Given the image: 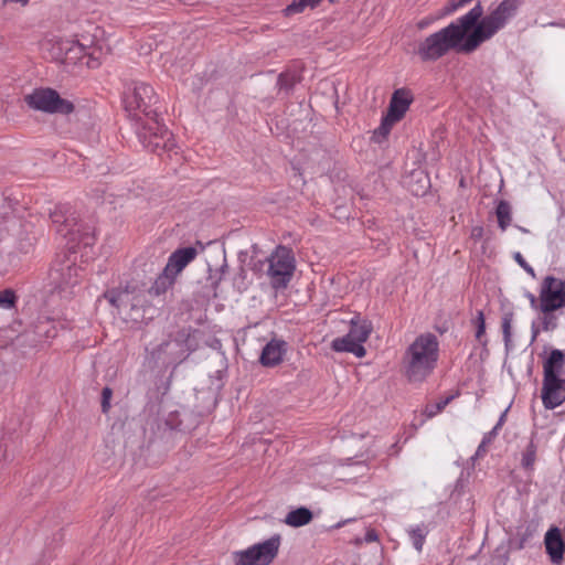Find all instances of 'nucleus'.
I'll return each instance as SVG.
<instances>
[{
  "mask_svg": "<svg viewBox=\"0 0 565 565\" xmlns=\"http://www.w3.org/2000/svg\"><path fill=\"white\" fill-rule=\"evenodd\" d=\"M111 397V390L108 387H105L103 390V411L106 412L109 407V399Z\"/></svg>",
  "mask_w": 565,
  "mask_h": 565,
  "instance_id": "34",
  "label": "nucleus"
},
{
  "mask_svg": "<svg viewBox=\"0 0 565 565\" xmlns=\"http://www.w3.org/2000/svg\"><path fill=\"white\" fill-rule=\"evenodd\" d=\"M565 308V280L555 276H546L540 286L539 309L551 313Z\"/></svg>",
  "mask_w": 565,
  "mask_h": 565,
  "instance_id": "11",
  "label": "nucleus"
},
{
  "mask_svg": "<svg viewBox=\"0 0 565 565\" xmlns=\"http://www.w3.org/2000/svg\"><path fill=\"white\" fill-rule=\"evenodd\" d=\"M62 323L50 318H43L35 324L34 332L44 340L53 339L58 334Z\"/></svg>",
  "mask_w": 565,
  "mask_h": 565,
  "instance_id": "21",
  "label": "nucleus"
},
{
  "mask_svg": "<svg viewBox=\"0 0 565 565\" xmlns=\"http://www.w3.org/2000/svg\"><path fill=\"white\" fill-rule=\"evenodd\" d=\"M514 259L516 260V263L522 267L524 268L532 277H535V271L534 269L525 262V259L523 258V256L520 254V253H515L514 255Z\"/></svg>",
  "mask_w": 565,
  "mask_h": 565,
  "instance_id": "33",
  "label": "nucleus"
},
{
  "mask_svg": "<svg viewBox=\"0 0 565 565\" xmlns=\"http://www.w3.org/2000/svg\"><path fill=\"white\" fill-rule=\"evenodd\" d=\"M565 354L561 350H553L543 364L544 379L565 381Z\"/></svg>",
  "mask_w": 565,
  "mask_h": 565,
  "instance_id": "16",
  "label": "nucleus"
},
{
  "mask_svg": "<svg viewBox=\"0 0 565 565\" xmlns=\"http://www.w3.org/2000/svg\"><path fill=\"white\" fill-rule=\"evenodd\" d=\"M545 548L554 564H559L564 559L565 543L557 527L548 530L544 539Z\"/></svg>",
  "mask_w": 565,
  "mask_h": 565,
  "instance_id": "15",
  "label": "nucleus"
},
{
  "mask_svg": "<svg viewBox=\"0 0 565 565\" xmlns=\"http://www.w3.org/2000/svg\"><path fill=\"white\" fill-rule=\"evenodd\" d=\"M497 217L499 226L502 231H505L511 223V206L505 201H500L497 206Z\"/></svg>",
  "mask_w": 565,
  "mask_h": 565,
  "instance_id": "24",
  "label": "nucleus"
},
{
  "mask_svg": "<svg viewBox=\"0 0 565 565\" xmlns=\"http://www.w3.org/2000/svg\"><path fill=\"white\" fill-rule=\"evenodd\" d=\"M536 460V446L531 441L522 454L521 465L526 470H533Z\"/></svg>",
  "mask_w": 565,
  "mask_h": 565,
  "instance_id": "25",
  "label": "nucleus"
},
{
  "mask_svg": "<svg viewBox=\"0 0 565 565\" xmlns=\"http://www.w3.org/2000/svg\"><path fill=\"white\" fill-rule=\"evenodd\" d=\"M435 19L433 18H424L422 19L420 21L417 22V28L419 30H424L425 28H427Z\"/></svg>",
  "mask_w": 565,
  "mask_h": 565,
  "instance_id": "36",
  "label": "nucleus"
},
{
  "mask_svg": "<svg viewBox=\"0 0 565 565\" xmlns=\"http://www.w3.org/2000/svg\"><path fill=\"white\" fill-rule=\"evenodd\" d=\"M372 332V323L367 320H351V328L347 335L335 338L331 348L337 352H350L356 358H363L366 353L363 343L369 339Z\"/></svg>",
  "mask_w": 565,
  "mask_h": 565,
  "instance_id": "8",
  "label": "nucleus"
},
{
  "mask_svg": "<svg viewBox=\"0 0 565 565\" xmlns=\"http://www.w3.org/2000/svg\"><path fill=\"white\" fill-rule=\"evenodd\" d=\"M307 8H309L307 0H296L285 9V13L286 15H294L303 12Z\"/></svg>",
  "mask_w": 565,
  "mask_h": 565,
  "instance_id": "31",
  "label": "nucleus"
},
{
  "mask_svg": "<svg viewBox=\"0 0 565 565\" xmlns=\"http://www.w3.org/2000/svg\"><path fill=\"white\" fill-rule=\"evenodd\" d=\"M505 414H507V411L501 415L499 422L497 423V425L494 426L492 431L489 434L490 436L495 435L497 430L502 426V424L504 423Z\"/></svg>",
  "mask_w": 565,
  "mask_h": 565,
  "instance_id": "37",
  "label": "nucleus"
},
{
  "mask_svg": "<svg viewBox=\"0 0 565 565\" xmlns=\"http://www.w3.org/2000/svg\"><path fill=\"white\" fill-rule=\"evenodd\" d=\"M365 540L367 542H374V541L377 540V535H376V533L374 531H367Z\"/></svg>",
  "mask_w": 565,
  "mask_h": 565,
  "instance_id": "38",
  "label": "nucleus"
},
{
  "mask_svg": "<svg viewBox=\"0 0 565 565\" xmlns=\"http://www.w3.org/2000/svg\"><path fill=\"white\" fill-rule=\"evenodd\" d=\"M565 381L543 379L542 401L546 408L553 409L565 401Z\"/></svg>",
  "mask_w": 565,
  "mask_h": 565,
  "instance_id": "14",
  "label": "nucleus"
},
{
  "mask_svg": "<svg viewBox=\"0 0 565 565\" xmlns=\"http://www.w3.org/2000/svg\"><path fill=\"white\" fill-rule=\"evenodd\" d=\"M267 276L275 289L285 288L290 281L296 268L295 257L291 249L286 246H278L267 258Z\"/></svg>",
  "mask_w": 565,
  "mask_h": 565,
  "instance_id": "6",
  "label": "nucleus"
},
{
  "mask_svg": "<svg viewBox=\"0 0 565 565\" xmlns=\"http://www.w3.org/2000/svg\"><path fill=\"white\" fill-rule=\"evenodd\" d=\"M488 441H490V436H489V437H486V438L482 440L481 445L478 447L477 455H480L481 452H483V447H484V445H486Z\"/></svg>",
  "mask_w": 565,
  "mask_h": 565,
  "instance_id": "39",
  "label": "nucleus"
},
{
  "mask_svg": "<svg viewBox=\"0 0 565 565\" xmlns=\"http://www.w3.org/2000/svg\"><path fill=\"white\" fill-rule=\"evenodd\" d=\"M451 397H447L445 399H441L437 402L436 404H430L425 407V414L428 418L437 415L439 412H441L446 405L450 402Z\"/></svg>",
  "mask_w": 565,
  "mask_h": 565,
  "instance_id": "30",
  "label": "nucleus"
},
{
  "mask_svg": "<svg viewBox=\"0 0 565 565\" xmlns=\"http://www.w3.org/2000/svg\"><path fill=\"white\" fill-rule=\"evenodd\" d=\"M8 3H20L21 6L28 4L29 0H4Z\"/></svg>",
  "mask_w": 565,
  "mask_h": 565,
  "instance_id": "40",
  "label": "nucleus"
},
{
  "mask_svg": "<svg viewBox=\"0 0 565 565\" xmlns=\"http://www.w3.org/2000/svg\"><path fill=\"white\" fill-rule=\"evenodd\" d=\"M425 535L426 534H425L424 530L420 527L412 529L409 531L411 541L417 551H422V547H423V544L425 541Z\"/></svg>",
  "mask_w": 565,
  "mask_h": 565,
  "instance_id": "28",
  "label": "nucleus"
},
{
  "mask_svg": "<svg viewBox=\"0 0 565 565\" xmlns=\"http://www.w3.org/2000/svg\"><path fill=\"white\" fill-rule=\"evenodd\" d=\"M140 136L143 138L145 142L149 139L146 146L153 151L161 147L168 150L174 147L172 134L154 119H151V122H149L147 127H143V131Z\"/></svg>",
  "mask_w": 565,
  "mask_h": 565,
  "instance_id": "13",
  "label": "nucleus"
},
{
  "mask_svg": "<svg viewBox=\"0 0 565 565\" xmlns=\"http://www.w3.org/2000/svg\"><path fill=\"white\" fill-rule=\"evenodd\" d=\"M395 122H396L395 120H393V119L390 120V117L385 116L382 120L381 126L376 130H374L373 139L376 142H381L383 139L386 138V136L388 135V132L391 131V129Z\"/></svg>",
  "mask_w": 565,
  "mask_h": 565,
  "instance_id": "27",
  "label": "nucleus"
},
{
  "mask_svg": "<svg viewBox=\"0 0 565 565\" xmlns=\"http://www.w3.org/2000/svg\"><path fill=\"white\" fill-rule=\"evenodd\" d=\"M198 256L194 247H183L174 250L163 269V273L157 278L150 292L160 295L171 287L178 275Z\"/></svg>",
  "mask_w": 565,
  "mask_h": 565,
  "instance_id": "5",
  "label": "nucleus"
},
{
  "mask_svg": "<svg viewBox=\"0 0 565 565\" xmlns=\"http://www.w3.org/2000/svg\"><path fill=\"white\" fill-rule=\"evenodd\" d=\"M477 323H478V328H477L476 337L478 340H481V338L484 335V331H486L484 316H483L482 311H478V313H477Z\"/></svg>",
  "mask_w": 565,
  "mask_h": 565,
  "instance_id": "32",
  "label": "nucleus"
},
{
  "mask_svg": "<svg viewBox=\"0 0 565 565\" xmlns=\"http://www.w3.org/2000/svg\"><path fill=\"white\" fill-rule=\"evenodd\" d=\"M104 297L117 309L124 320L137 322L142 318L143 296L140 290L129 287L111 289Z\"/></svg>",
  "mask_w": 565,
  "mask_h": 565,
  "instance_id": "4",
  "label": "nucleus"
},
{
  "mask_svg": "<svg viewBox=\"0 0 565 565\" xmlns=\"http://www.w3.org/2000/svg\"><path fill=\"white\" fill-rule=\"evenodd\" d=\"M103 34V31L96 29V33L93 35L96 41H93L86 36H83L81 41L67 40L65 43L67 52L64 61L65 65H85L88 68H96L100 65L102 60L106 56L110 47L102 40H98V35Z\"/></svg>",
  "mask_w": 565,
  "mask_h": 565,
  "instance_id": "3",
  "label": "nucleus"
},
{
  "mask_svg": "<svg viewBox=\"0 0 565 565\" xmlns=\"http://www.w3.org/2000/svg\"><path fill=\"white\" fill-rule=\"evenodd\" d=\"M529 300L531 301L532 306L537 302V298L532 294L529 295Z\"/></svg>",
  "mask_w": 565,
  "mask_h": 565,
  "instance_id": "42",
  "label": "nucleus"
},
{
  "mask_svg": "<svg viewBox=\"0 0 565 565\" xmlns=\"http://www.w3.org/2000/svg\"><path fill=\"white\" fill-rule=\"evenodd\" d=\"M90 239H92V237L88 234H85V243L84 244L88 245Z\"/></svg>",
  "mask_w": 565,
  "mask_h": 565,
  "instance_id": "44",
  "label": "nucleus"
},
{
  "mask_svg": "<svg viewBox=\"0 0 565 565\" xmlns=\"http://www.w3.org/2000/svg\"><path fill=\"white\" fill-rule=\"evenodd\" d=\"M76 259V253L72 252V255L65 257V259L60 263L55 271L60 274L61 282L65 285H73L76 282L74 279L78 276V268L75 267Z\"/></svg>",
  "mask_w": 565,
  "mask_h": 565,
  "instance_id": "19",
  "label": "nucleus"
},
{
  "mask_svg": "<svg viewBox=\"0 0 565 565\" xmlns=\"http://www.w3.org/2000/svg\"><path fill=\"white\" fill-rule=\"evenodd\" d=\"M406 186L414 195L422 196L429 188V179L423 170H414L406 180Z\"/></svg>",
  "mask_w": 565,
  "mask_h": 565,
  "instance_id": "20",
  "label": "nucleus"
},
{
  "mask_svg": "<svg viewBox=\"0 0 565 565\" xmlns=\"http://www.w3.org/2000/svg\"><path fill=\"white\" fill-rule=\"evenodd\" d=\"M412 102L411 95L405 89H397L394 92L391 102L387 115L390 120L393 119L398 121L403 118L405 113L407 111L409 104Z\"/></svg>",
  "mask_w": 565,
  "mask_h": 565,
  "instance_id": "17",
  "label": "nucleus"
},
{
  "mask_svg": "<svg viewBox=\"0 0 565 565\" xmlns=\"http://www.w3.org/2000/svg\"><path fill=\"white\" fill-rule=\"evenodd\" d=\"M25 103L33 109L49 113L67 115L74 110L71 100L62 98L52 88H38L25 96Z\"/></svg>",
  "mask_w": 565,
  "mask_h": 565,
  "instance_id": "9",
  "label": "nucleus"
},
{
  "mask_svg": "<svg viewBox=\"0 0 565 565\" xmlns=\"http://www.w3.org/2000/svg\"><path fill=\"white\" fill-rule=\"evenodd\" d=\"M51 220L55 231L64 238H67L70 249H74L81 237V225L75 212L65 206H57L51 213Z\"/></svg>",
  "mask_w": 565,
  "mask_h": 565,
  "instance_id": "12",
  "label": "nucleus"
},
{
  "mask_svg": "<svg viewBox=\"0 0 565 565\" xmlns=\"http://www.w3.org/2000/svg\"><path fill=\"white\" fill-rule=\"evenodd\" d=\"M307 2L309 4V8L313 9L321 2V0H307Z\"/></svg>",
  "mask_w": 565,
  "mask_h": 565,
  "instance_id": "41",
  "label": "nucleus"
},
{
  "mask_svg": "<svg viewBox=\"0 0 565 565\" xmlns=\"http://www.w3.org/2000/svg\"><path fill=\"white\" fill-rule=\"evenodd\" d=\"M472 0H449L447 4L444 7L440 17L451 14L460 8L467 6Z\"/></svg>",
  "mask_w": 565,
  "mask_h": 565,
  "instance_id": "29",
  "label": "nucleus"
},
{
  "mask_svg": "<svg viewBox=\"0 0 565 565\" xmlns=\"http://www.w3.org/2000/svg\"><path fill=\"white\" fill-rule=\"evenodd\" d=\"M521 2L502 0L483 18V8L477 3L469 12L420 41L416 54L424 62L437 61L451 51L470 54L514 18Z\"/></svg>",
  "mask_w": 565,
  "mask_h": 565,
  "instance_id": "1",
  "label": "nucleus"
},
{
  "mask_svg": "<svg viewBox=\"0 0 565 565\" xmlns=\"http://www.w3.org/2000/svg\"><path fill=\"white\" fill-rule=\"evenodd\" d=\"M473 233H475L476 235H481V233H482V228H481V227H477V228H475V230H473Z\"/></svg>",
  "mask_w": 565,
  "mask_h": 565,
  "instance_id": "43",
  "label": "nucleus"
},
{
  "mask_svg": "<svg viewBox=\"0 0 565 565\" xmlns=\"http://www.w3.org/2000/svg\"><path fill=\"white\" fill-rule=\"evenodd\" d=\"M437 359V338L431 333L420 334L405 354L404 365L407 379L411 382H422L433 372Z\"/></svg>",
  "mask_w": 565,
  "mask_h": 565,
  "instance_id": "2",
  "label": "nucleus"
},
{
  "mask_svg": "<svg viewBox=\"0 0 565 565\" xmlns=\"http://www.w3.org/2000/svg\"><path fill=\"white\" fill-rule=\"evenodd\" d=\"M281 545L280 534L254 544L233 554L235 565H269L277 556Z\"/></svg>",
  "mask_w": 565,
  "mask_h": 565,
  "instance_id": "7",
  "label": "nucleus"
},
{
  "mask_svg": "<svg viewBox=\"0 0 565 565\" xmlns=\"http://www.w3.org/2000/svg\"><path fill=\"white\" fill-rule=\"evenodd\" d=\"M502 329H503V334H504L505 341H509V339H510V329H511V323H510L509 319L505 318L503 320Z\"/></svg>",
  "mask_w": 565,
  "mask_h": 565,
  "instance_id": "35",
  "label": "nucleus"
},
{
  "mask_svg": "<svg viewBox=\"0 0 565 565\" xmlns=\"http://www.w3.org/2000/svg\"><path fill=\"white\" fill-rule=\"evenodd\" d=\"M285 351V342L273 340L268 342L263 349L260 363L264 366H275L282 361Z\"/></svg>",
  "mask_w": 565,
  "mask_h": 565,
  "instance_id": "18",
  "label": "nucleus"
},
{
  "mask_svg": "<svg viewBox=\"0 0 565 565\" xmlns=\"http://www.w3.org/2000/svg\"><path fill=\"white\" fill-rule=\"evenodd\" d=\"M18 297L12 289L0 291V309L11 310L17 306Z\"/></svg>",
  "mask_w": 565,
  "mask_h": 565,
  "instance_id": "26",
  "label": "nucleus"
},
{
  "mask_svg": "<svg viewBox=\"0 0 565 565\" xmlns=\"http://www.w3.org/2000/svg\"><path fill=\"white\" fill-rule=\"evenodd\" d=\"M68 39H60V38H53L47 40L43 46L44 49L50 53L51 57L53 60H56L64 64V61L66 58L65 52H67L68 49H66V42Z\"/></svg>",
  "mask_w": 565,
  "mask_h": 565,
  "instance_id": "23",
  "label": "nucleus"
},
{
  "mask_svg": "<svg viewBox=\"0 0 565 565\" xmlns=\"http://www.w3.org/2000/svg\"><path fill=\"white\" fill-rule=\"evenodd\" d=\"M157 94L153 88L143 82H132L126 90L125 105L129 113L143 114L148 117L156 114L152 109L157 103Z\"/></svg>",
  "mask_w": 565,
  "mask_h": 565,
  "instance_id": "10",
  "label": "nucleus"
},
{
  "mask_svg": "<svg viewBox=\"0 0 565 565\" xmlns=\"http://www.w3.org/2000/svg\"><path fill=\"white\" fill-rule=\"evenodd\" d=\"M311 520H312V512L309 509L301 507V508L290 511L286 515L284 522L291 527H299V526L307 525L308 523L311 522Z\"/></svg>",
  "mask_w": 565,
  "mask_h": 565,
  "instance_id": "22",
  "label": "nucleus"
}]
</instances>
